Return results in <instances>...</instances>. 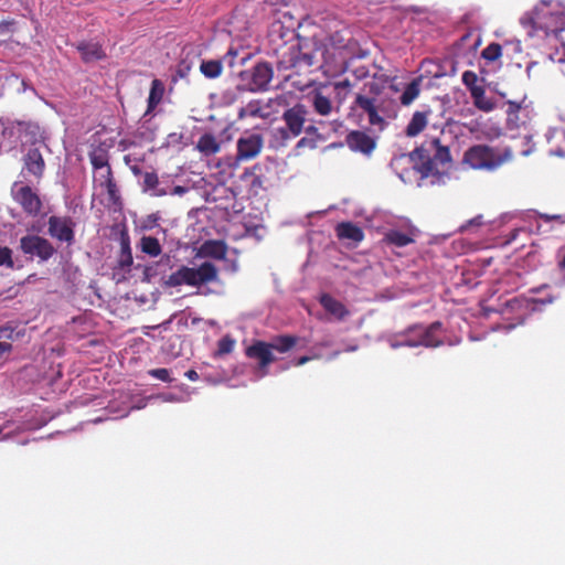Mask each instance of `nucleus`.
I'll list each match as a JSON object with an SVG mask.
<instances>
[{"label": "nucleus", "instance_id": "37", "mask_svg": "<svg viewBox=\"0 0 565 565\" xmlns=\"http://www.w3.org/2000/svg\"><path fill=\"white\" fill-rule=\"evenodd\" d=\"M235 347V340L231 335H224L217 342V350L215 356H223L230 354Z\"/></svg>", "mask_w": 565, "mask_h": 565}, {"label": "nucleus", "instance_id": "31", "mask_svg": "<svg viewBox=\"0 0 565 565\" xmlns=\"http://www.w3.org/2000/svg\"><path fill=\"white\" fill-rule=\"evenodd\" d=\"M470 96H471V98L473 100V105L479 110L488 113V111L493 110L494 107H495V104L493 103V100L486 96L484 87L481 88V89H473L472 94Z\"/></svg>", "mask_w": 565, "mask_h": 565}, {"label": "nucleus", "instance_id": "59", "mask_svg": "<svg viewBox=\"0 0 565 565\" xmlns=\"http://www.w3.org/2000/svg\"><path fill=\"white\" fill-rule=\"evenodd\" d=\"M471 38V34L470 33H466L465 35H462L460 38V43H465L466 41H468L469 39Z\"/></svg>", "mask_w": 565, "mask_h": 565}, {"label": "nucleus", "instance_id": "20", "mask_svg": "<svg viewBox=\"0 0 565 565\" xmlns=\"http://www.w3.org/2000/svg\"><path fill=\"white\" fill-rule=\"evenodd\" d=\"M430 115L431 110L429 108L415 111L405 128V135L413 138L423 132L428 125V118Z\"/></svg>", "mask_w": 565, "mask_h": 565}, {"label": "nucleus", "instance_id": "2", "mask_svg": "<svg viewBox=\"0 0 565 565\" xmlns=\"http://www.w3.org/2000/svg\"><path fill=\"white\" fill-rule=\"evenodd\" d=\"M218 280V269L211 262L202 263L198 268L185 265L180 266L175 271L163 279L162 285L168 288L182 285L200 287Z\"/></svg>", "mask_w": 565, "mask_h": 565}, {"label": "nucleus", "instance_id": "36", "mask_svg": "<svg viewBox=\"0 0 565 565\" xmlns=\"http://www.w3.org/2000/svg\"><path fill=\"white\" fill-rule=\"evenodd\" d=\"M461 79L470 95L472 94L473 89H481L484 87L482 84H480V82H483V79H480L478 75L472 71L463 72Z\"/></svg>", "mask_w": 565, "mask_h": 565}, {"label": "nucleus", "instance_id": "62", "mask_svg": "<svg viewBox=\"0 0 565 565\" xmlns=\"http://www.w3.org/2000/svg\"><path fill=\"white\" fill-rule=\"evenodd\" d=\"M522 321H523V315H520V316L518 317V323H521Z\"/></svg>", "mask_w": 565, "mask_h": 565}, {"label": "nucleus", "instance_id": "18", "mask_svg": "<svg viewBox=\"0 0 565 565\" xmlns=\"http://www.w3.org/2000/svg\"><path fill=\"white\" fill-rule=\"evenodd\" d=\"M273 78V68L268 63H257L252 71L250 89L265 90Z\"/></svg>", "mask_w": 565, "mask_h": 565}, {"label": "nucleus", "instance_id": "19", "mask_svg": "<svg viewBox=\"0 0 565 565\" xmlns=\"http://www.w3.org/2000/svg\"><path fill=\"white\" fill-rule=\"evenodd\" d=\"M227 245L221 239H207L198 249L199 257H209L216 260H224L227 255Z\"/></svg>", "mask_w": 565, "mask_h": 565}, {"label": "nucleus", "instance_id": "56", "mask_svg": "<svg viewBox=\"0 0 565 565\" xmlns=\"http://www.w3.org/2000/svg\"><path fill=\"white\" fill-rule=\"evenodd\" d=\"M145 274H146V276H153L156 274L154 267L153 266L146 267Z\"/></svg>", "mask_w": 565, "mask_h": 565}, {"label": "nucleus", "instance_id": "25", "mask_svg": "<svg viewBox=\"0 0 565 565\" xmlns=\"http://www.w3.org/2000/svg\"><path fill=\"white\" fill-rule=\"evenodd\" d=\"M383 243L396 247H405L414 243V238L411 234L401 232L398 230H390L385 233L383 237Z\"/></svg>", "mask_w": 565, "mask_h": 565}, {"label": "nucleus", "instance_id": "3", "mask_svg": "<svg viewBox=\"0 0 565 565\" xmlns=\"http://www.w3.org/2000/svg\"><path fill=\"white\" fill-rule=\"evenodd\" d=\"M529 21L534 30L546 34H557L565 29V13L554 0H542L531 12Z\"/></svg>", "mask_w": 565, "mask_h": 565}, {"label": "nucleus", "instance_id": "24", "mask_svg": "<svg viewBox=\"0 0 565 565\" xmlns=\"http://www.w3.org/2000/svg\"><path fill=\"white\" fill-rule=\"evenodd\" d=\"M134 258L128 234L122 233L120 237V253L118 257V267L125 271H130Z\"/></svg>", "mask_w": 565, "mask_h": 565}, {"label": "nucleus", "instance_id": "8", "mask_svg": "<svg viewBox=\"0 0 565 565\" xmlns=\"http://www.w3.org/2000/svg\"><path fill=\"white\" fill-rule=\"evenodd\" d=\"M20 249L25 255L38 257L40 262H47L56 252L49 239L39 235H25L21 237Z\"/></svg>", "mask_w": 565, "mask_h": 565}, {"label": "nucleus", "instance_id": "17", "mask_svg": "<svg viewBox=\"0 0 565 565\" xmlns=\"http://www.w3.org/2000/svg\"><path fill=\"white\" fill-rule=\"evenodd\" d=\"M345 142L353 151L370 154L376 147L375 139L364 131L353 130L347 135Z\"/></svg>", "mask_w": 565, "mask_h": 565}, {"label": "nucleus", "instance_id": "45", "mask_svg": "<svg viewBox=\"0 0 565 565\" xmlns=\"http://www.w3.org/2000/svg\"><path fill=\"white\" fill-rule=\"evenodd\" d=\"M483 224V216L477 215L476 217L469 220L466 224L460 226V231H468L472 226H481Z\"/></svg>", "mask_w": 565, "mask_h": 565}, {"label": "nucleus", "instance_id": "43", "mask_svg": "<svg viewBox=\"0 0 565 565\" xmlns=\"http://www.w3.org/2000/svg\"><path fill=\"white\" fill-rule=\"evenodd\" d=\"M108 179H114L111 168L97 170V175L95 177V181L98 182L99 186L105 184Z\"/></svg>", "mask_w": 565, "mask_h": 565}, {"label": "nucleus", "instance_id": "11", "mask_svg": "<svg viewBox=\"0 0 565 565\" xmlns=\"http://www.w3.org/2000/svg\"><path fill=\"white\" fill-rule=\"evenodd\" d=\"M264 148V139L259 134L241 137L236 143V162L255 159Z\"/></svg>", "mask_w": 565, "mask_h": 565}, {"label": "nucleus", "instance_id": "10", "mask_svg": "<svg viewBox=\"0 0 565 565\" xmlns=\"http://www.w3.org/2000/svg\"><path fill=\"white\" fill-rule=\"evenodd\" d=\"M307 109L302 104L287 108L282 114V120L286 127L281 129L285 138H296L303 131V126L307 117Z\"/></svg>", "mask_w": 565, "mask_h": 565}, {"label": "nucleus", "instance_id": "48", "mask_svg": "<svg viewBox=\"0 0 565 565\" xmlns=\"http://www.w3.org/2000/svg\"><path fill=\"white\" fill-rule=\"evenodd\" d=\"M350 87H351V83H350L349 79H344V81L335 83V88L337 89H347V88H350Z\"/></svg>", "mask_w": 565, "mask_h": 565}, {"label": "nucleus", "instance_id": "42", "mask_svg": "<svg viewBox=\"0 0 565 565\" xmlns=\"http://www.w3.org/2000/svg\"><path fill=\"white\" fill-rule=\"evenodd\" d=\"M148 374L166 383L172 382L169 370L164 367L149 370Z\"/></svg>", "mask_w": 565, "mask_h": 565}, {"label": "nucleus", "instance_id": "27", "mask_svg": "<svg viewBox=\"0 0 565 565\" xmlns=\"http://www.w3.org/2000/svg\"><path fill=\"white\" fill-rule=\"evenodd\" d=\"M422 82H423V79L419 76V77L414 78L411 83H408L405 86L404 92L399 98L401 104L403 106L411 105L419 96Z\"/></svg>", "mask_w": 565, "mask_h": 565}, {"label": "nucleus", "instance_id": "6", "mask_svg": "<svg viewBox=\"0 0 565 565\" xmlns=\"http://www.w3.org/2000/svg\"><path fill=\"white\" fill-rule=\"evenodd\" d=\"M13 201L30 217H38L42 213L43 202L39 193L30 185L15 181L10 190Z\"/></svg>", "mask_w": 565, "mask_h": 565}, {"label": "nucleus", "instance_id": "52", "mask_svg": "<svg viewBox=\"0 0 565 565\" xmlns=\"http://www.w3.org/2000/svg\"><path fill=\"white\" fill-rule=\"evenodd\" d=\"M311 358L310 356H300L299 359H297L295 362H294V365L296 366H300V365H303L305 363H307L308 361H310Z\"/></svg>", "mask_w": 565, "mask_h": 565}, {"label": "nucleus", "instance_id": "12", "mask_svg": "<svg viewBox=\"0 0 565 565\" xmlns=\"http://www.w3.org/2000/svg\"><path fill=\"white\" fill-rule=\"evenodd\" d=\"M345 50V40L339 32H335L328 39V43L324 45L323 51H321V57L326 65L344 64L347 60V55L344 54Z\"/></svg>", "mask_w": 565, "mask_h": 565}, {"label": "nucleus", "instance_id": "21", "mask_svg": "<svg viewBox=\"0 0 565 565\" xmlns=\"http://www.w3.org/2000/svg\"><path fill=\"white\" fill-rule=\"evenodd\" d=\"M81 57L85 63L99 61L106 57L103 46L98 42L82 41L76 45Z\"/></svg>", "mask_w": 565, "mask_h": 565}, {"label": "nucleus", "instance_id": "4", "mask_svg": "<svg viewBox=\"0 0 565 565\" xmlns=\"http://www.w3.org/2000/svg\"><path fill=\"white\" fill-rule=\"evenodd\" d=\"M511 158L510 150L499 151L487 145H476L465 151L462 163L475 170L494 171Z\"/></svg>", "mask_w": 565, "mask_h": 565}, {"label": "nucleus", "instance_id": "63", "mask_svg": "<svg viewBox=\"0 0 565 565\" xmlns=\"http://www.w3.org/2000/svg\"><path fill=\"white\" fill-rule=\"evenodd\" d=\"M227 54H228V55H233V56H235V55H236V52H234L233 50H230Z\"/></svg>", "mask_w": 565, "mask_h": 565}, {"label": "nucleus", "instance_id": "34", "mask_svg": "<svg viewBox=\"0 0 565 565\" xmlns=\"http://www.w3.org/2000/svg\"><path fill=\"white\" fill-rule=\"evenodd\" d=\"M312 106L317 114L321 116H328L332 111V103L331 100L322 95L321 93H316L312 97Z\"/></svg>", "mask_w": 565, "mask_h": 565}, {"label": "nucleus", "instance_id": "46", "mask_svg": "<svg viewBox=\"0 0 565 565\" xmlns=\"http://www.w3.org/2000/svg\"><path fill=\"white\" fill-rule=\"evenodd\" d=\"M190 70H191L190 64H189V63H186V62H184V61H182V62L179 64L178 68H177V74H178L180 77H182V78H183V77H186V75L189 74Z\"/></svg>", "mask_w": 565, "mask_h": 565}, {"label": "nucleus", "instance_id": "22", "mask_svg": "<svg viewBox=\"0 0 565 565\" xmlns=\"http://www.w3.org/2000/svg\"><path fill=\"white\" fill-rule=\"evenodd\" d=\"M335 232L339 239L351 241L354 244H359L364 239L363 230L352 222L339 223L335 227Z\"/></svg>", "mask_w": 565, "mask_h": 565}, {"label": "nucleus", "instance_id": "1", "mask_svg": "<svg viewBox=\"0 0 565 565\" xmlns=\"http://www.w3.org/2000/svg\"><path fill=\"white\" fill-rule=\"evenodd\" d=\"M411 159L423 178L436 177L438 181L444 180L452 164L450 150L439 138L426 139L411 153Z\"/></svg>", "mask_w": 565, "mask_h": 565}, {"label": "nucleus", "instance_id": "33", "mask_svg": "<svg viewBox=\"0 0 565 565\" xmlns=\"http://www.w3.org/2000/svg\"><path fill=\"white\" fill-rule=\"evenodd\" d=\"M200 71L206 78H217L222 74L223 65L220 60H204L201 62Z\"/></svg>", "mask_w": 565, "mask_h": 565}, {"label": "nucleus", "instance_id": "44", "mask_svg": "<svg viewBox=\"0 0 565 565\" xmlns=\"http://www.w3.org/2000/svg\"><path fill=\"white\" fill-rule=\"evenodd\" d=\"M524 306H523V301L518 299V298H513L509 301H507L505 303V307L503 309V315H508L510 311H514V310H519V309H522Z\"/></svg>", "mask_w": 565, "mask_h": 565}, {"label": "nucleus", "instance_id": "57", "mask_svg": "<svg viewBox=\"0 0 565 565\" xmlns=\"http://www.w3.org/2000/svg\"><path fill=\"white\" fill-rule=\"evenodd\" d=\"M308 142L309 140L307 138H301L297 143V148H303L307 146Z\"/></svg>", "mask_w": 565, "mask_h": 565}, {"label": "nucleus", "instance_id": "60", "mask_svg": "<svg viewBox=\"0 0 565 565\" xmlns=\"http://www.w3.org/2000/svg\"><path fill=\"white\" fill-rule=\"evenodd\" d=\"M480 42H481V41H480V39H479V38L475 41V43H473V49H475V50L479 46Z\"/></svg>", "mask_w": 565, "mask_h": 565}, {"label": "nucleus", "instance_id": "13", "mask_svg": "<svg viewBox=\"0 0 565 565\" xmlns=\"http://www.w3.org/2000/svg\"><path fill=\"white\" fill-rule=\"evenodd\" d=\"M49 234L53 238H56L60 242H65L68 245L74 243L75 233L74 226L75 223L71 217H60L52 215L49 218Z\"/></svg>", "mask_w": 565, "mask_h": 565}, {"label": "nucleus", "instance_id": "58", "mask_svg": "<svg viewBox=\"0 0 565 565\" xmlns=\"http://www.w3.org/2000/svg\"><path fill=\"white\" fill-rule=\"evenodd\" d=\"M303 131H306L307 134H315L317 132V128L315 126H308V127H303Z\"/></svg>", "mask_w": 565, "mask_h": 565}, {"label": "nucleus", "instance_id": "39", "mask_svg": "<svg viewBox=\"0 0 565 565\" xmlns=\"http://www.w3.org/2000/svg\"><path fill=\"white\" fill-rule=\"evenodd\" d=\"M102 188L106 189L110 202H113L114 204L119 202V190L114 179H108V181L105 184H103Z\"/></svg>", "mask_w": 565, "mask_h": 565}, {"label": "nucleus", "instance_id": "23", "mask_svg": "<svg viewBox=\"0 0 565 565\" xmlns=\"http://www.w3.org/2000/svg\"><path fill=\"white\" fill-rule=\"evenodd\" d=\"M320 305L338 320H344L350 315L347 307L329 294H323L320 297Z\"/></svg>", "mask_w": 565, "mask_h": 565}, {"label": "nucleus", "instance_id": "61", "mask_svg": "<svg viewBox=\"0 0 565 565\" xmlns=\"http://www.w3.org/2000/svg\"><path fill=\"white\" fill-rule=\"evenodd\" d=\"M124 160H125V162H126L127 164H129L130 157H129V156H125Z\"/></svg>", "mask_w": 565, "mask_h": 565}, {"label": "nucleus", "instance_id": "15", "mask_svg": "<svg viewBox=\"0 0 565 565\" xmlns=\"http://www.w3.org/2000/svg\"><path fill=\"white\" fill-rule=\"evenodd\" d=\"M525 97L521 102L508 100L507 105V126L510 129H519L530 119L529 110L524 106Z\"/></svg>", "mask_w": 565, "mask_h": 565}, {"label": "nucleus", "instance_id": "50", "mask_svg": "<svg viewBox=\"0 0 565 565\" xmlns=\"http://www.w3.org/2000/svg\"><path fill=\"white\" fill-rule=\"evenodd\" d=\"M557 268L563 274V282L565 284V254L564 257L558 262Z\"/></svg>", "mask_w": 565, "mask_h": 565}, {"label": "nucleus", "instance_id": "54", "mask_svg": "<svg viewBox=\"0 0 565 565\" xmlns=\"http://www.w3.org/2000/svg\"><path fill=\"white\" fill-rule=\"evenodd\" d=\"M185 192H186V188L181 186V185H177V186L173 188L172 194L182 195Z\"/></svg>", "mask_w": 565, "mask_h": 565}, {"label": "nucleus", "instance_id": "55", "mask_svg": "<svg viewBox=\"0 0 565 565\" xmlns=\"http://www.w3.org/2000/svg\"><path fill=\"white\" fill-rule=\"evenodd\" d=\"M130 170L136 177L141 174V169L138 164L130 166Z\"/></svg>", "mask_w": 565, "mask_h": 565}, {"label": "nucleus", "instance_id": "28", "mask_svg": "<svg viewBox=\"0 0 565 565\" xmlns=\"http://www.w3.org/2000/svg\"><path fill=\"white\" fill-rule=\"evenodd\" d=\"M298 342V338L290 334L285 335H278L271 342H268L270 344L271 352L277 351L279 353H286L290 351Z\"/></svg>", "mask_w": 565, "mask_h": 565}, {"label": "nucleus", "instance_id": "14", "mask_svg": "<svg viewBox=\"0 0 565 565\" xmlns=\"http://www.w3.org/2000/svg\"><path fill=\"white\" fill-rule=\"evenodd\" d=\"M245 355L248 359L256 360L258 362L259 370H266L276 361V358L271 352L270 344L262 340H255L249 347H247Z\"/></svg>", "mask_w": 565, "mask_h": 565}, {"label": "nucleus", "instance_id": "9", "mask_svg": "<svg viewBox=\"0 0 565 565\" xmlns=\"http://www.w3.org/2000/svg\"><path fill=\"white\" fill-rule=\"evenodd\" d=\"M280 106H287V98L284 95L271 98L266 104H263L260 100H250L246 106L239 109L238 117L267 119L271 116L275 107Z\"/></svg>", "mask_w": 565, "mask_h": 565}, {"label": "nucleus", "instance_id": "51", "mask_svg": "<svg viewBox=\"0 0 565 565\" xmlns=\"http://www.w3.org/2000/svg\"><path fill=\"white\" fill-rule=\"evenodd\" d=\"M13 24L12 21H3L0 23V33H4L9 31L10 26Z\"/></svg>", "mask_w": 565, "mask_h": 565}, {"label": "nucleus", "instance_id": "26", "mask_svg": "<svg viewBox=\"0 0 565 565\" xmlns=\"http://www.w3.org/2000/svg\"><path fill=\"white\" fill-rule=\"evenodd\" d=\"M196 149L204 156H213L221 150V145L212 134H204L199 138Z\"/></svg>", "mask_w": 565, "mask_h": 565}, {"label": "nucleus", "instance_id": "16", "mask_svg": "<svg viewBox=\"0 0 565 565\" xmlns=\"http://www.w3.org/2000/svg\"><path fill=\"white\" fill-rule=\"evenodd\" d=\"M23 171L28 174L33 175L36 181H40L45 171V161L38 148H30L24 154L23 159Z\"/></svg>", "mask_w": 565, "mask_h": 565}, {"label": "nucleus", "instance_id": "7", "mask_svg": "<svg viewBox=\"0 0 565 565\" xmlns=\"http://www.w3.org/2000/svg\"><path fill=\"white\" fill-rule=\"evenodd\" d=\"M393 103L392 99L385 100L383 98L367 97L362 94H358L355 97V105L367 114L370 125L381 128L385 125V120L380 113L386 114L388 106Z\"/></svg>", "mask_w": 565, "mask_h": 565}, {"label": "nucleus", "instance_id": "32", "mask_svg": "<svg viewBox=\"0 0 565 565\" xmlns=\"http://www.w3.org/2000/svg\"><path fill=\"white\" fill-rule=\"evenodd\" d=\"M164 93V86L159 79H153L151 83V88L148 97V108L147 113H151L158 104L161 102Z\"/></svg>", "mask_w": 565, "mask_h": 565}, {"label": "nucleus", "instance_id": "49", "mask_svg": "<svg viewBox=\"0 0 565 565\" xmlns=\"http://www.w3.org/2000/svg\"><path fill=\"white\" fill-rule=\"evenodd\" d=\"M12 350V344L9 342H0V354L10 352Z\"/></svg>", "mask_w": 565, "mask_h": 565}, {"label": "nucleus", "instance_id": "47", "mask_svg": "<svg viewBox=\"0 0 565 565\" xmlns=\"http://www.w3.org/2000/svg\"><path fill=\"white\" fill-rule=\"evenodd\" d=\"M185 376L188 380L193 381V382L199 380V374L195 370H188L185 372Z\"/></svg>", "mask_w": 565, "mask_h": 565}, {"label": "nucleus", "instance_id": "53", "mask_svg": "<svg viewBox=\"0 0 565 565\" xmlns=\"http://www.w3.org/2000/svg\"><path fill=\"white\" fill-rule=\"evenodd\" d=\"M540 218L548 222V221H552V220H561L562 216L561 215L540 214Z\"/></svg>", "mask_w": 565, "mask_h": 565}, {"label": "nucleus", "instance_id": "29", "mask_svg": "<svg viewBox=\"0 0 565 565\" xmlns=\"http://www.w3.org/2000/svg\"><path fill=\"white\" fill-rule=\"evenodd\" d=\"M159 185V178L156 172H146L143 173V181H142V191L143 192H151L152 195L156 196H164L167 195V191L163 189H158Z\"/></svg>", "mask_w": 565, "mask_h": 565}, {"label": "nucleus", "instance_id": "35", "mask_svg": "<svg viewBox=\"0 0 565 565\" xmlns=\"http://www.w3.org/2000/svg\"><path fill=\"white\" fill-rule=\"evenodd\" d=\"M89 160L94 170L96 171L110 168L108 162V153L102 149L90 152Z\"/></svg>", "mask_w": 565, "mask_h": 565}, {"label": "nucleus", "instance_id": "5", "mask_svg": "<svg viewBox=\"0 0 565 565\" xmlns=\"http://www.w3.org/2000/svg\"><path fill=\"white\" fill-rule=\"evenodd\" d=\"M440 331L441 323L438 321L433 322L427 328L414 326L408 328L404 338L399 342L393 343L392 347H438L443 343V341L439 338Z\"/></svg>", "mask_w": 565, "mask_h": 565}, {"label": "nucleus", "instance_id": "40", "mask_svg": "<svg viewBox=\"0 0 565 565\" xmlns=\"http://www.w3.org/2000/svg\"><path fill=\"white\" fill-rule=\"evenodd\" d=\"M12 253V249L9 248L8 246L0 245V267L4 266L10 269L14 267Z\"/></svg>", "mask_w": 565, "mask_h": 565}, {"label": "nucleus", "instance_id": "30", "mask_svg": "<svg viewBox=\"0 0 565 565\" xmlns=\"http://www.w3.org/2000/svg\"><path fill=\"white\" fill-rule=\"evenodd\" d=\"M139 247L142 253L150 257H157L162 253L159 239L153 236H142L139 242Z\"/></svg>", "mask_w": 565, "mask_h": 565}, {"label": "nucleus", "instance_id": "38", "mask_svg": "<svg viewBox=\"0 0 565 565\" xmlns=\"http://www.w3.org/2000/svg\"><path fill=\"white\" fill-rule=\"evenodd\" d=\"M501 55L502 46L499 43H491L481 52L482 58L489 62H494L499 60Z\"/></svg>", "mask_w": 565, "mask_h": 565}, {"label": "nucleus", "instance_id": "41", "mask_svg": "<svg viewBox=\"0 0 565 565\" xmlns=\"http://www.w3.org/2000/svg\"><path fill=\"white\" fill-rule=\"evenodd\" d=\"M321 51H323V49H317L313 53H305L300 51L297 58L307 66H313L317 63V54L319 53L321 55Z\"/></svg>", "mask_w": 565, "mask_h": 565}]
</instances>
